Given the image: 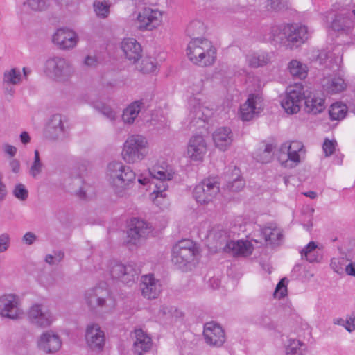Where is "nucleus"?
I'll return each instance as SVG.
<instances>
[{
    "mask_svg": "<svg viewBox=\"0 0 355 355\" xmlns=\"http://www.w3.org/2000/svg\"><path fill=\"white\" fill-rule=\"evenodd\" d=\"M308 27L300 24H283L269 28V33L264 36L266 41L280 44L293 49L300 46L309 38Z\"/></svg>",
    "mask_w": 355,
    "mask_h": 355,
    "instance_id": "1",
    "label": "nucleus"
},
{
    "mask_svg": "<svg viewBox=\"0 0 355 355\" xmlns=\"http://www.w3.org/2000/svg\"><path fill=\"white\" fill-rule=\"evenodd\" d=\"M149 174L155 180V187L150 194V198L156 205H162L167 201L166 191L168 189V183L175 175V170L167 162H162L150 168Z\"/></svg>",
    "mask_w": 355,
    "mask_h": 355,
    "instance_id": "2",
    "label": "nucleus"
},
{
    "mask_svg": "<svg viewBox=\"0 0 355 355\" xmlns=\"http://www.w3.org/2000/svg\"><path fill=\"white\" fill-rule=\"evenodd\" d=\"M106 179L116 194L120 197L127 194V190L135 182L136 175L128 166L121 162H112L106 170Z\"/></svg>",
    "mask_w": 355,
    "mask_h": 355,
    "instance_id": "3",
    "label": "nucleus"
},
{
    "mask_svg": "<svg viewBox=\"0 0 355 355\" xmlns=\"http://www.w3.org/2000/svg\"><path fill=\"white\" fill-rule=\"evenodd\" d=\"M186 51L189 60L200 67L211 66L216 59V49L206 38H192Z\"/></svg>",
    "mask_w": 355,
    "mask_h": 355,
    "instance_id": "4",
    "label": "nucleus"
},
{
    "mask_svg": "<svg viewBox=\"0 0 355 355\" xmlns=\"http://www.w3.org/2000/svg\"><path fill=\"white\" fill-rule=\"evenodd\" d=\"M305 153L301 141H291L282 143L275 150V157L281 166L291 169L301 163Z\"/></svg>",
    "mask_w": 355,
    "mask_h": 355,
    "instance_id": "5",
    "label": "nucleus"
},
{
    "mask_svg": "<svg viewBox=\"0 0 355 355\" xmlns=\"http://www.w3.org/2000/svg\"><path fill=\"white\" fill-rule=\"evenodd\" d=\"M227 232L220 225L212 227L208 232L207 237L217 242L227 241L225 250L227 252H232L236 256H248L253 250L252 243L247 240L227 241Z\"/></svg>",
    "mask_w": 355,
    "mask_h": 355,
    "instance_id": "6",
    "label": "nucleus"
},
{
    "mask_svg": "<svg viewBox=\"0 0 355 355\" xmlns=\"http://www.w3.org/2000/svg\"><path fill=\"white\" fill-rule=\"evenodd\" d=\"M148 144L142 135H131L123 144L122 157L128 164L144 159L148 154Z\"/></svg>",
    "mask_w": 355,
    "mask_h": 355,
    "instance_id": "7",
    "label": "nucleus"
},
{
    "mask_svg": "<svg viewBox=\"0 0 355 355\" xmlns=\"http://www.w3.org/2000/svg\"><path fill=\"white\" fill-rule=\"evenodd\" d=\"M196 244L189 239H184L175 243L172 249L171 261L178 268H183L198 255Z\"/></svg>",
    "mask_w": 355,
    "mask_h": 355,
    "instance_id": "8",
    "label": "nucleus"
},
{
    "mask_svg": "<svg viewBox=\"0 0 355 355\" xmlns=\"http://www.w3.org/2000/svg\"><path fill=\"white\" fill-rule=\"evenodd\" d=\"M44 72L55 80L67 79L73 73V69L67 60L59 56L49 58L45 62Z\"/></svg>",
    "mask_w": 355,
    "mask_h": 355,
    "instance_id": "9",
    "label": "nucleus"
},
{
    "mask_svg": "<svg viewBox=\"0 0 355 355\" xmlns=\"http://www.w3.org/2000/svg\"><path fill=\"white\" fill-rule=\"evenodd\" d=\"M200 101V98L196 96L189 100L190 105L193 106L191 111L190 130L194 133H203L204 131H207L206 125L208 123V116L205 111L209 110L201 104Z\"/></svg>",
    "mask_w": 355,
    "mask_h": 355,
    "instance_id": "10",
    "label": "nucleus"
},
{
    "mask_svg": "<svg viewBox=\"0 0 355 355\" xmlns=\"http://www.w3.org/2000/svg\"><path fill=\"white\" fill-rule=\"evenodd\" d=\"M220 191L219 184L212 179H207L197 184L193 191V196L197 203L208 205L213 202Z\"/></svg>",
    "mask_w": 355,
    "mask_h": 355,
    "instance_id": "11",
    "label": "nucleus"
},
{
    "mask_svg": "<svg viewBox=\"0 0 355 355\" xmlns=\"http://www.w3.org/2000/svg\"><path fill=\"white\" fill-rule=\"evenodd\" d=\"M109 297L110 291L105 283L88 289L85 293V300L92 309L106 308L107 311H110L114 307V304L109 307L107 306Z\"/></svg>",
    "mask_w": 355,
    "mask_h": 355,
    "instance_id": "12",
    "label": "nucleus"
},
{
    "mask_svg": "<svg viewBox=\"0 0 355 355\" xmlns=\"http://www.w3.org/2000/svg\"><path fill=\"white\" fill-rule=\"evenodd\" d=\"M108 268L112 278L119 279L127 284L134 283L140 273L139 268L135 266L132 264L125 266L115 260L110 261Z\"/></svg>",
    "mask_w": 355,
    "mask_h": 355,
    "instance_id": "13",
    "label": "nucleus"
},
{
    "mask_svg": "<svg viewBox=\"0 0 355 355\" xmlns=\"http://www.w3.org/2000/svg\"><path fill=\"white\" fill-rule=\"evenodd\" d=\"M27 317L34 326L40 328L50 327L56 320L54 314L42 304H35L29 309Z\"/></svg>",
    "mask_w": 355,
    "mask_h": 355,
    "instance_id": "14",
    "label": "nucleus"
},
{
    "mask_svg": "<svg viewBox=\"0 0 355 355\" xmlns=\"http://www.w3.org/2000/svg\"><path fill=\"white\" fill-rule=\"evenodd\" d=\"M23 314L21 300L18 295L6 294L0 296V315L11 320H16Z\"/></svg>",
    "mask_w": 355,
    "mask_h": 355,
    "instance_id": "15",
    "label": "nucleus"
},
{
    "mask_svg": "<svg viewBox=\"0 0 355 355\" xmlns=\"http://www.w3.org/2000/svg\"><path fill=\"white\" fill-rule=\"evenodd\" d=\"M303 99V87L301 84H296L287 88L286 94L282 101L281 105L286 113L295 114L300 111Z\"/></svg>",
    "mask_w": 355,
    "mask_h": 355,
    "instance_id": "16",
    "label": "nucleus"
},
{
    "mask_svg": "<svg viewBox=\"0 0 355 355\" xmlns=\"http://www.w3.org/2000/svg\"><path fill=\"white\" fill-rule=\"evenodd\" d=\"M62 346V340L60 336L51 329L43 331L37 340L38 349L46 354L57 353Z\"/></svg>",
    "mask_w": 355,
    "mask_h": 355,
    "instance_id": "17",
    "label": "nucleus"
},
{
    "mask_svg": "<svg viewBox=\"0 0 355 355\" xmlns=\"http://www.w3.org/2000/svg\"><path fill=\"white\" fill-rule=\"evenodd\" d=\"M85 340L90 349L101 352L105 344V334L98 324L90 322L85 328Z\"/></svg>",
    "mask_w": 355,
    "mask_h": 355,
    "instance_id": "18",
    "label": "nucleus"
},
{
    "mask_svg": "<svg viewBox=\"0 0 355 355\" xmlns=\"http://www.w3.org/2000/svg\"><path fill=\"white\" fill-rule=\"evenodd\" d=\"M153 232L152 225L148 222L134 218L131 219L128 230L129 242L137 243L140 239L147 238Z\"/></svg>",
    "mask_w": 355,
    "mask_h": 355,
    "instance_id": "19",
    "label": "nucleus"
},
{
    "mask_svg": "<svg viewBox=\"0 0 355 355\" xmlns=\"http://www.w3.org/2000/svg\"><path fill=\"white\" fill-rule=\"evenodd\" d=\"M263 98L259 94H249L246 101L240 107L241 120L249 121L258 114L262 109Z\"/></svg>",
    "mask_w": 355,
    "mask_h": 355,
    "instance_id": "20",
    "label": "nucleus"
},
{
    "mask_svg": "<svg viewBox=\"0 0 355 355\" xmlns=\"http://www.w3.org/2000/svg\"><path fill=\"white\" fill-rule=\"evenodd\" d=\"M162 19V14L157 9L146 7L138 14L137 21L140 30H153L157 27Z\"/></svg>",
    "mask_w": 355,
    "mask_h": 355,
    "instance_id": "21",
    "label": "nucleus"
},
{
    "mask_svg": "<svg viewBox=\"0 0 355 355\" xmlns=\"http://www.w3.org/2000/svg\"><path fill=\"white\" fill-rule=\"evenodd\" d=\"M207 150V143L202 135H195L189 141L187 156L193 162H202Z\"/></svg>",
    "mask_w": 355,
    "mask_h": 355,
    "instance_id": "22",
    "label": "nucleus"
},
{
    "mask_svg": "<svg viewBox=\"0 0 355 355\" xmlns=\"http://www.w3.org/2000/svg\"><path fill=\"white\" fill-rule=\"evenodd\" d=\"M162 284L153 275L148 274L141 277L140 289L144 297L151 300L158 297L162 291Z\"/></svg>",
    "mask_w": 355,
    "mask_h": 355,
    "instance_id": "23",
    "label": "nucleus"
},
{
    "mask_svg": "<svg viewBox=\"0 0 355 355\" xmlns=\"http://www.w3.org/2000/svg\"><path fill=\"white\" fill-rule=\"evenodd\" d=\"M355 26V8L351 12L338 13L331 23L334 31L349 33Z\"/></svg>",
    "mask_w": 355,
    "mask_h": 355,
    "instance_id": "24",
    "label": "nucleus"
},
{
    "mask_svg": "<svg viewBox=\"0 0 355 355\" xmlns=\"http://www.w3.org/2000/svg\"><path fill=\"white\" fill-rule=\"evenodd\" d=\"M203 334L207 343L219 347L225 342V333L220 326L210 322L205 324Z\"/></svg>",
    "mask_w": 355,
    "mask_h": 355,
    "instance_id": "25",
    "label": "nucleus"
},
{
    "mask_svg": "<svg viewBox=\"0 0 355 355\" xmlns=\"http://www.w3.org/2000/svg\"><path fill=\"white\" fill-rule=\"evenodd\" d=\"M53 42L61 49L73 48L78 42V37L75 32L65 29L59 28L53 36Z\"/></svg>",
    "mask_w": 355,
    "mask_h": 355,
    "instance_id": "26",
    "label": "nucleus"
},
{
    "mask_svg": "<svg viewBox=\"0 0 355 355\" xmlns=\"http://www.w3.org/2000/svg\"><path fill=\"white\" fill-rule=\"evenodd\" d=\"M305 111L309 114L321 113L326 108V99L323 93L312 92L307 97L304 96Z\"/></svg>",
    "mask_w": 355,
    "mask_h": 355,
    "instance_id": "27",
    "label": "nucleus"
},
{
    "mask_svg": "<svg viewBox=\"0 0 355 355\" xmlns=\"http://www.w3.org/2000/svg\"><path fill=\"white\" fill-rule=\"evenodd\" d=\"M133 352L137 355H143L148 352L153 346L150 336L141 329L135 331Z\"/></svg>",
    "mask_w": 355,
    "mask_h": 355,
    "instance_id": "28",
    "label": "nucleus"
},
{
    "mask_svg": "<svg viewBox=\"0 0 355 355\" xmlns=\"http://www.w3.org/2000/svg\"><path fill=\"white\" fill-rule=\"evenodd\" d=\"M121 49L125 58L133 63L141 58L142 49L141 44L135 38H125L121 44Z\"/></svg>",
    "mask_w": 355,
    "mask_h": 355,
    "instance_id": "29",
    "label": "nucleus"
},
{
    "mask_svg": "<svg viewBox=\"0 0 355 355\" xmlns=\"http://www.w3.org/2000/svg\"><path fill=\"white\" fill-rule=\"evenodd\" d=\"M261 234L265 241L270 244L278 245L283 239L282 230L273 223L268 224L262 228Z\"/></svg>",
    "mask_w": 355,
    "mask_h": 355,
    "instance_id": "30",
    "label": "nucleus"
},
{
    "mask_svg": "<svg viewBox=\"0 0 355 355\" xmlns=\"http://www.w3.org/2000/svg\"><path fill=\"white\" fill-rule=\"evenodd\" d=\"M68 130V122L60 114H54L46 125V133L64 132Z\"/></svg>",
    "mask_w": 355,
    "mask_h": 355,
    "instance_id": "31",
    "label": "nucleus"
},
{
    "mask_svg": "<svg viewBox=\"0 0 355 355\" xmlns=\"http://www.w3.org/2000/svg\"><path fill=\"white\" fill-rule=\"evenodd\" d=\"M345 80L341 77L324 78L322 83L324 91L329 94L340 93L345 89Z\"/></svg>",
    "mask_w": 355,
    "mask_h": 355,
    "instance_id": "32",
    "label": "nucleus"
},
{
    "mask_svg": "<svg viewBox=\"0 0 355 355\" xmlns=\"http://www.w3.org/2000/svg\"><path fill=\"white\" fill-rule=\"evenodd\" d=\"M143 105L142 100H137L131 103L123 112L122 119L123 122L127 124H132L138 116Z\"/></svg>",
    "mask_w": 355,
    "mask_h": 355,
    "instance_id": "33",
    "label": "nucleus"
},
{
    "mask_svg": "<svg viewBox=\"0 0 355 355\" xmlns=\"http://www.w3.org/2000/svg\"><path fill=\"white\" fill-rule=\"evenodd\" d=\"M270 55L265 51L254 52L246 57L247 62L250 67H261L270 62Z\"/></svg>",
    "mask_w": 355,
    "mask_h": 355,
    "instance_id": "34",
    "label": "nucleus"
},
{
    "mask_svg": "<svg viewBox=\"0 0 355 355\" xmlns=\"http://www.w3.org/2000/svg\"><path fill=\"white\" fill-rule=\"evenodd\" d=\"M347 112V106L339 101L334 103L329 108V114L331 121H341L344 119Z\"/></svg>",
    "mask_w": 355,
    "mask_h": 355,
    "instance_id": "35",
    "label": "nucleus"
},
{
    "mask_svg": "<svg viewBox=\"0 0 355 355\" xmlns=\"http://www.w3.org/2000/svg\"><path fill=\"white\" fill-rule=\"evenodd\" d=\"M288 69L291 75L300 80L304 79L308 74V67L297 60H292L288 64Z\"/></svg>",
    "mask_w": 355,
    "mask_h": 355,
    "instance_id": "36",
    "label": "nucleus"
},
{
    "mask_svg": "<svg viewBox=\"0 0 355 355\" xmlns=\"http://www.w3.org/2000/svg\"><path fill=\"white\" fill-rule=\"evenodd\" d=\"M275 146L273 144H266L264 149L255 155L254 159L257 162L261 164L271 162L274 156H275Z\"/></svg>",
    "mask_w": 355,
    "mask_h": 355,
    "instance_id": "37",
    "label": "nucleus"
},
{
    "mask_svg": "<svg viewBox=\"0 0 355 355\" xmlns=\"http://www.w3.org/2000/svg\"><path fill=\"white\" fill-rule=\"evenodd\" d=\"M306 345L296 339H289L286 347V355H305Z\"/></svg>",
    "mask_w": 355,
    "mask_h": 355,
    "instance_id": "38",
    "label": "nucleus"
},
{
    "mask_svg": "<svg viewBox=\"0 0 355 355\" xmlns=\"http://www.w3.org/2000/svg\"><path fill=\"white\" fill-rule=\"evenodd\" d=\"M254 323L268 330L275 329L277 327L276 321L268 312H263L257 316Z\"/></svg>",
    "mask_w": 355,
    "mask_h": 355,
    "instance_id": "39",
    "label": "nucleus"
},
{
    "mask_svg": "<svg viewBox=\"0 0 355 355\" xmlns=\"http://www.w3.org/2000/svg\"><path fill=\"white\" fill-rule=\"evenodd\" d=\"M89 103L95 110L98 111L110 120H114L115 119L116 113L109 105L98 101H92Z\"/></svg>",
    "mask_w": 355,
    "mask_h": 355,
    "instance_id": "40",
    "label": "nucleus"
},
{
    "mask_svg": "<svg viewBox=\"0 0 355 355\" xmlns=\"http://www.w3.org/2000/svg\"><path fill=\"white\" fill-rule=\"evenodd\" d=\"M213 140L217 148L225 151L231 145L233 139L230 135H212Z\"/></svg>",
    "mask_w": 355,
    "mask_h": 355,
    "instance_id": "41",
    "label": "nucleus"
},
{
    "mask_svg": "<svg viewBox=\"0 0 355 355\" xmlns=\"http://www.w3.org/2000/svg\"><path fill=\"white\" fill-rule=\"evenodd\" d=\"M347 259L344 257H334L331 259V268L338 274L345 272Z\"/></svg>",
    "mask_w": 355,
    "mask_h": 355,
    "instance_id": "42",
    "label": "nucleus"
},
{
    "mask_svg": "<svg viewBox=\"0 0 355 355\" xmlns=\"http://www.w3.org/2000/svg\"><path fill=\"white\" fill-rule=\"evenodd\" d=\"M21 71L17 68H13L4 73V83L16 85L21 81Z\"/></svg>",
    "mask_w": 355,
    "mask_h": 355,
    "instance_id": "43",
    "label": "nucleus"
},
{
    "mask_svg": "<svg viewBox=\"0 0 355 355\" xmlns=\"http://www.w3.org/2000/svg\"><path fill=\"white\" fill-rule=\"evenodd\" d=\"M110 4L106 1H96L94 3V9L96 15L101 17L105 18L110 12Z\"/></svg>",
    "mask_w": 355,
    "mask_h": 355,
    "instance_id": "44",
    "label": "nucleus"
},
{
    "mask_svg": "<svg viewBox=\"0 0 355 355\" xmlns=\"http://www.w3.org/2000/svg\"><path fill=\"white\" fill-rule=\"evenodd\" d=\"M267 7L268 10L274 11H283L288 8L287 0H268Z\"/></svg>",
    "mask_w": 355,
    "mask_h": 355,
    "instance_id": "45",
    "label": "nucleus"
},
{
    "mask_svg": "<svg viewBox=\"0 0 355 355\" xmlns=\"http://www.w3.org/2000/svg\"><path fill=\"white\" fill-rule=\"evenodd\" d=\"M43 164L40 159L39 151L35 150L34 152V160L30 168V174L33 177L37 176L42 170Z\"/></svg>",
    "mask_w": 355,
    "mask_h": 355,
    "instance_id": "46",
    "label": "nucleus"
},
{
    "mask_svg": "<svg viewBox=\"0 0 355 355\" xmlns=\"http://www.w3.org/2000/svg\"><path fill=\"white\" fill-rule=\"evenodd\" d=\"M24 5H27L32 10L42 11L47 8V0H26Z\"/></svg>",
    "mask_w": 355,
    "mask_h": 355,
    "instance_id": "47",
    "label": "nucleus"
},
{
    "mask_svg": "<svg viewBox=\"0 0 355 355\" xmlns=\"http://www.w3.org/2000/svg\"><path fill=\"white\" fill-rule=\"evenodd\" d=\"M204 31L203 24L200 21H191L187 28V33L189 37L195 36Z\"/></svg>",
    "mask_w": 355,
    "mask_h": 355,
    "instance_id": "48",
    "label": "nucleus"
},
{
    "mask_svg": "<svg viewBox=\"0 0 355 355\" xmlns=\"http://www.w3.org/2000/svg\"><path fill=\"white\" fill-rule=\"evenodd\" d=\"M157 66L150 59L146 58L141 61L140 71L144 73H153L156 71Z\"/></svg>",
    "mask_w": 355,
    "mask_h": 355,
    "instance_id": "49",
    "label": "nucleus"
},
{
    "mask_svg": "<svg viewBox=\"0 0 355 355\" xmlns=\"http://www.w3.org/2000/svg\"><path fill=\"white\" fill-rule=\"evenodd\" d=\"M337 146V141L335 139H326L323 143L322 149L326 157H329L334 154Z\"/></svg>",
    "mask_w": 355,
    "mask_h": 355,
    "instance_id": "50",
    "label": "nucleus"
},
{
    "mask_svg": "<svg viewBox=\"0 0 355 355\" xmlns=\"http://www.w3.org/2000/svg\"><path fill=\"white\" fill-rule=\"evenodd\" d=\"M13 194L17 199L25 200L28 198V192L24 184H18L13 190Z\"/></svg>",
    "mask_w": 355,
    "mask_h": 355,
    "instance_id": "51",
    "label": "nucleus"
},
{
    "mask_svg": "<svg viewBox=\"0 0 355 355\" xmlns=\"http://www.w3.org/2000/svg\"><path fill=\"white\" fill-rule=\"evenodd\" d=\"M244 185V180L237 174V177L232 182H228L227 186L230 191L237 192L241 191L243 188Z\"/></svg>",
    "mask_w": 355,
    "mask_h": 355,
    "instance_id": "52",
    "label": "nucleus"
},
{
    "mask_svg": "<svg viewBox=\"0 0 355 355\" xmlns=\"http://www.w3.org/2000/svg\"><path fill=\"white\" fill-rule=\"evenodd\" d=\"M286 279L285 278L281 279V281L277 284L274 295L275 297L282 298L284 297L287 293V288L286 285Z\"/></svg>",
    "mask_w": 355,
    "mask_h": 355,
    "instance_id": "53",
    "label": "nucleus"
},
{
    "mask_svg": "<svg viewBox=\"0 0 355 355\" xmlns=\"http://www.w3.org/2000/svg\"><path fill=\"white\" fill-rule=\"evenodd\" d=\"M343 327L349 333L355 330V315L354 314L347 315L346 316Z\"/></svg>",
    "mask_w": 355,
    "mask_h": 355,
    "instance_id": "54",
    "label": "nucleus"
},
{
    "mask_svg": "<svg viewBox=\"0 0 355 355\" xmlns=\"http://www.w3.org/2000/svg\"><path fill=\"white\" fill-rule=\"evenodd\" d=\"M10 246V236L7 233L0 235V253L6 251Z\"/></svg>",
    "mask_w": 355,
    "mask_h": 355,
    "instance_id": "55",
    "label": "nucleus"
},
{
    "mask_svg": "<svg viewBox=\"0 0 355 355\" xmlns=\"http://www.w3.org/2000/svg\"><path fill=\"white\" fill-rule=\"evenodd\" d=\"M36 239V235L31 232H26L22 238L23 241L27 245H32Z\"/></svg>",
    "mask_w": 355,
    "mask_h": 355,
    "instance_id": "56",
    "label": "nucleus"
},
{
    "mask_svg": "<svg viewBox=\"0 0 355 355\" xmlns=\"http://www.w3.org/2000/svg\"><path fill=\"white\" fill-rule=\"evenodd\" d=\"M317 249V245L315 242L311 241L309 242L301 251L302 257H304V255L310 253L311 252L314 251Z\"/></svg>",
    "mask_w": 355,
    "mask_h": 355,
    "instance_id": "57",
    "label": "nucleus"
},
{
    "mask_svg": "<svg viewBox=\"0 0 355 355\" xmlns=\"http://www.w3.org/2000/svg\"><path fill=\"white\" fill-rule=\"evenodd\" d=\"M303 258L306 259V260L310 263L316 262L319 260V254L318 251L315 250L314 251L304 255Z\"/></svg>",
    "mask_w": 355,
    "mask_h": 355,
    "instance_id": "58",
    "label": "nucleus"
},
{
    "mask_svg": "<svg viewBox=\"0 0 355 355\" xmlns=\"http://www.w3.org/2000/svg\"><path fill=\"white\" fill-rule=\"evenodd\" d=\"M84 63L86 66L94 67L97 65L98 60L95 57L88 55L85 58Z\"/></svg>",
    "mask_w": 355,
    "mask_h": 355,
    "instance_id": "59",
    "label": "nucleus"
},
{
    "mask_svg": "<svg viewBox=\"0 0 355 355\" xmlns=\"http://www.w3.org/2000/svg\"><path fill=\"white\" fill-rule=\"evenodd\" d=\"M3 150L4 152L10 157H14L17 153V148L14 146L9 144L4 145Z\"/></svg>",
    "mask_w": 355,
    "mask_h": 355,
    "instance_id": "60",
    "label": "nucleus"
},
{
    "mask_svg": "<svg viewBox=\"0 0 355 355\" xmlns=\"http://www.w3.org/2000/svg\"><path fill=\"white\" fill-rule=\"evenodd\" d=\"M152 124L153 125L155 126V128L157 130H162V128L164 129L166 128V127H168V122L166 120V119L164 117H163V119L161 120L160 123H155V119H152V121H151Z\"/></svg>",
    "mask_w": 355,
    "mask_h": 355,
    "instance_id": "61",
    "label": "nucleus"
},
{
    "mask_svg": "<svg viewBox=\"0 0 355 355\" xmlns=\"http://www.w3.org/2000/svg\"><path fill=\"white\" fill-rule=\"evenodd\" d=\"M10 167L13 173H17L20 170L19 162L17 159H12L10 162Z\"/></svg>",
    "mask_w": 355,
    "mask_h": 355,
    "instance_id": "62",
    "label": "nucleus"
},
{
    "mask_svg": "<svg viewBox=\"0 0 355 355\" xmlns=\"http://www.w3.org/2000/svg\"><path fill=\"white\" fill-rule=\"evenodd\" d=\"M345 272L348 275L355 277V262H351L346 266Z\"/></svg>",
    "mask_w": 355,
    "mask_h": 355,
    "instance_id": "63",
    "label": "nucleus"
},
{
    "mask_svg": "<svg viewBox=\"0 0 355 355\" xmlns=\"http://www.w3.org/2000/svg\"><path fill=\"white\" fill-rule=\"evenodd\" d=\"M12 84L5 83V93L12 98L15 93V88L11 85Z\"/></svg>",
    "mask_w": 355,
    "mask_h": 355,
    "instance_id": "64",
    "label": "nucleus"
}]
</instances>
